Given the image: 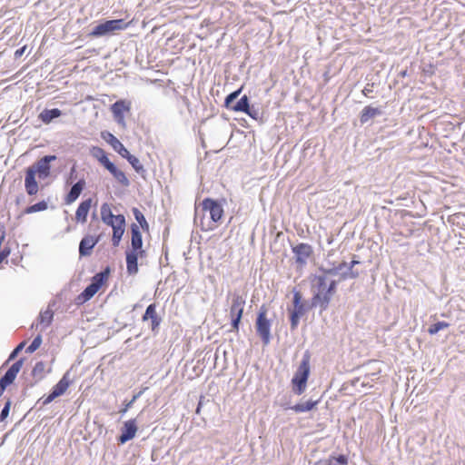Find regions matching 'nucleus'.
Segmentation results:
<instances>
[{
    "mask_svg": "<svg viewBox=\"0 0 465 465\" xmlns=\"http://www.w3.org/2000/svg\"><path fill=\"white\" fill-rule=\"evenodd\" d=\"M372 87L373 84H368L362 90L363 95L369 97L370 94L373 92Z\"/></svg>",
    "mask_w": 465,
    "mask_h": 465,
    "instance_id": "obj_52",
    "label": "nucleus"
},
{
    "mask_svg": "<svg viewBox=\"0 0 465 465\" xmlns=\"http://www.w3.org/2000/svg\"><path fill=\"white\" fill-rule=\"evenodd\" d=\"M25 50H26V45H24L23 47L17 49L15 52V59L20 58L25 54Z\"/></svg>",
    "mask_w": 465,
    "mask_h": 465,
    "instance_id": "obj_53",
    "label": "nucleus"
},
{
    "mask_svg": "<svg viewBox=\"0 0 465 465\" xmlns=\"http://www.w3.org/2000/svg\"><path fill=\"white\" fill-rule=\"evenodd\" d=\"M56 159V155H45L29 167L38 174L39 179L45 180L50 176L51 163Z\"/></svg>",
    "mask_w": 465,
    "mask_h": 465,
    "instance_id": "obj_7",
    "label": "nucleus"
},
{
    "mask_svg": "<svg viewBox=\"0 0 465 465\" xmlns=\"http://www.w3.org/2000/svg\"><path fill=\"white\" fill-rule=\"evenodd\" d=\"M244 305H245V299L238 293H233L232 294V306L230 309V314L242 315Z\"/></svg>",
    "mask_w": 465,
    "mask_h": 465,
    "instance_id": "obj_26",
    "label": "nucleus"
},
{
    "mask_svg": "<svg viewBox=\"0 0 465 465\" xmlns=\"http://www.w3.org/2000/svg\"><path fill=\"white\" fill-rule=\"evenodd\" d=\"M45 370V364L43 361H37L33 368L32 375L34 378L37 380H41L44 378V372Z\"/></svg>",
    "mask_w": 465,
    "mask_h": 465,
    "instance_id": "obj_39",
    "label": "nucleus"
},
{
    "mask_svg": "<svg viewBox=\"0 0 465 465\" xmlns=\"http://www.w3.org/2000/svg\"><path fill=\"white\" fill-rule=\"evenodd\" d=\"M297 267L303 268L307 265L308 259L313 254V248L309 243L300 242L292 247Z\"/></svg>",
    "mask_w": 465,
    "mask_h": 465,
    "instance_id": "obj_6",
    "label": "nucleus"
},
{
    "mask_svg": "<svg viewBox=\"0 0 465 465\" xmlns=\"http://www.w3.org/2000/svg\"><path fill=\"white\" fill-rule=\"evenodd\" d=\"M310 375V354L305 352L301 363L295 371L292 379V391L296 395H302L307 387V381Z\"/></svg>",
    "mask_w": 465,
    "mask_h": 465,
    "instance_id": "obj_3",
    "label": "nucleus"
},
{
    "mask_svg": "<svg viewBox=\"0 0 465 465\" xmlns=\"http://www.w3.org/2000/svg\"><path fill=\"white\" fill-rule=\"evenodd\" d=\"M300 319H301L300 315H297L296 313H293L291 312L290 322H291V330L292 331H294L297 329V327L299 325Z\"/></svg>",
    "mask_w": 465,
    "mask_h": 465,
    "instance_id": "obj_47",
    "label": "nucleus"
},
{
    "mask_svg": "<svg viewBox=\"0 0 465 465\" xmlns=\"http://www.w3.org/2000/svg\"><path fill=\"white\" fill-rule=\"evenodd\" d=\"M109 273H110V268L106 267L104 271L96 273L92 278L91 284L94 285V287L97 290H100L101 287L104 285V282L106 281V279L108 278Z\"/></svg>",
    "mask_w": 465,
    "mask_h": 465,
    "instance_id": "obj_30",
    "label": "nucleus"
},
{
    "mask_svg": "<svg viewBox=\"0 0 465 465\" xmlns=\"http://www.w3.org/2000/svg\"><path fill=\"white\" fill-rule=\"evenodd\" d=\"M242 91V86L240 87L239 89L232 92L231 94H229L224 99V107L227 108L228 110H232L233 104H235L234 101L239 97Z\"/></svg>",
    "mask_w": 465,
    "mask_h": 465,
    "instance_id": "obj_35",
    "label": "nucleus"
},
{
    "mask_svg": "<svg viewBox=\"0 0 465 465\" xmlns=\"http://www.w3.org/2000/svg\"><path fill=\"white\" fill-rule=\"evenodd\" d=\"M250 103L247 95H242L232 106V111L244 113L247 112Z\"/></svg>",
    "mask_w": 465,
    "mask_h": 465,
    "instance_id": "obj_33",
    "label": "nucleus"
},
{
    "mask_svg": "<svg viewBox=\"0 0 465 465\" xmlns=\"http://www.w3.org/2000/svg\"><path fill=\"white\" fill-rule=\"evenodd\" d=\"M75 172H76L75 165H74L70 170L69 180H73L74 178Z\"/></svg>",
    "mask_w": 465,
    "mask_h": 465,
    "instance_id": "obj_56",
    "label": "nucleus"
},
{
    "mask_svg": "<svg viewBox=\"0 0 465 465\" xmlns=\"http://www.w3.org/2000/svg\"><path fill=\"white\" fill-rule=\"evenodd\" d=\"M132 212H133V214H134L135 220L140 224L141 228L143 231H148L149 230V224H148V223H147L143 213L138 208H136V207H134Z\"/></svg>",
    "mask_w": 465,
    "mask_h": 465,
    "instance_id": "obj_36",
    "label": "nucleus"
},
{
    "mask_svg": "<svg viewBox=\"0 0 465 465\" xmlns=\"http://www.w3.org/2000/svg\"><path fill=\"white\" fill-rule=\"evenodd\" d=\"M318 402H319V401L309 400L304 403H297L293 406L284 407V409L285 410L290 409V410L295 411L296 413H302V412L310 411L312 409H314L316 407V405L318 404Z\"/></svg>",
    "mask_w": 465,
    "mask_h": 465,
    "instance_id": "obj_28",
    "label": "nucleus"
},
{
    "mask_svg": "<svg viewBox=\"0 0 465 465\" xmlns=\"http://www.w3.org/2000/svg\"><path fill=\"white\" fill-rule=\"evenodd\" d=\"M23 363H24L23 358H21L18 361H16L15 362H14L8 368V370L5 371V373L0 378V382L3 385H5V387H8L9 385H11L15 381L18 372L20 371V370L23 366Z\"/></svg>",
    "mask_w": 465,
    "mask_h": 465,
    "instance_id": "obj_12",
    "label": "nucleus"
},
{
    "mask_svg": "<svg viewBox=\"0 0 465 465\" xmlns=\"http://www.w3.org/2000/svg\"><path fill=\"white\" fill-rule=\"evenodd\" d=\"M267 308L261 306L256 318V331L264 345L271 341V322L267 319Z\"/></svg>",
    "mask_w": 465,
    "mask_h": 465,
    "instance_id": "obj_5",
    "label": "nucleus"
},
{
    "mask_svg": "<svg viewBox=\"0 0 465 465\" xmlns=\"http://www.w3.org/2000/svg\"><path fill=\"white\" fill-rule=\"evenodd\" d=\"M100 239V235L97 237L91 235L84 236L79 243V255L81 257L91 255L93 249L99 242Z\"/></svg>",
    "mask_w": 465,
    "mask_h": 465,
    "instance_id": "obj_13",
    "label": "nucleus"
},
{
    "mask_svg": "<svg viewBox=\"0 0 465 465\" xmlns=\"http://www.w3.org/2000/svg\"><path fill=\"white\" fill-rule=\"evenodd\" d=\"M382 114V110L379 107L365 106L361 112L360 122L362 124H366L369 120L381 116Z\"/></svg>",
    "mask_w": 465,
    "mask_h": 465,
    "instance_id": "obj_23",
    "label": "nucleus"
},
{
    "mask_svg": "<svg viewBox=\"0 0 465 465\" xmlns=\"http://www.w3.org/2000/svg\"><path fill=\"white\" fill-rule=\"evenodd\" d=\"M142 319L143 322H146L148 320L151 321V329L153 331H155L158 329V327L162 322V319H161V317L158 316V314L156 312L155 303H151L147 306L145 312L143 313Z\"/></svg>",
    "mask_w": 465,
    "mask_h": 465,
    "instance_id": "obj_17",
    "label": "nucleus"
},
{
    "mask_svg": "<svg viewBox=\"0 0 465 465\" xmlns=\"http://www.w3.org/2000/svg\"><path fill=\"white\" fill-rule=\"evenodd\" d=\"M47 208H48L47 202L43 200V201H40L35 204H32V205L26 207V209L25 210V213H28V214L34 213L45 211Z\"/></svg>",
    "mask_w": 465,
    "mask_h": 465,
    "instance_id": "obj_37",
    "label": "nucleus"
},
{
    "mask_svg": "<svg viewBox=\"0 0 465 465\" xmlns=\"http://www.w3.org/2000/svg\"><path fill=\"white\" fill-rule=\"evenodd\" d=\"M23 363H24L23 358H21L18 361H16L15 362H14L8 368V370L5 371V373L0 378V382L3 385H5V387H8L9 385H11L15 381L18 372L20 371V370L23 366Z\"/></svg>",
    "mask_w": 465,
    "mask_h": 465,
    "instance_id": "obj_11",
    "label": "nucleus"
},
{
    "mask_svg": "<svg viewBox=\"0 0 465 465\" xmlns=\"http://www.w3.org/2000/svg\"><path fill=\"white\" fill-rule=\"evenodd\" d=\"M360 263V261L352 259L350 263H348V268L345 272H342L341 273V280H347V279H355L359 276V272L356 270H353V267Z\"/></svg>",
    "mask_w": 465,
    "mask_h": 465,
    "instance_id": "obj_31",
    "label": "nucleus"
},
{
    "mask_svg": "<svg viewBox=\"0 0 465 465\" xmlns=\"http://www.w3.org/2000/svg\"><path fill=\"white\" fill-rule=\"evenodd\" d=\"M450 326V323L449 322H438L436 323H433L431 324L429 329H428V332L429 334L430 335H435L437 334L440 331L443 330V329H446Z\"/></svg>",
    "mask_w": 465,
    "mask_h": 465,
    "instance_id": "obj_41",
    "label": "nucleus"
},
{
    "mask_svg": "<svg viewBox=\"0 0 465 465\" xmlns=\"http://www.w3.org/2000/svg\"><path fill=\"white\" fill-rule=\"evenodd\" d=\"M348 457L344 454H339L337 456H330L326 460H321L314 463V465H347Z\"/></svg>",
    "mask_w": 465,
    "mask_h": 465,
    "instance_id": "obj_25",
    "label": "nucleus"
},
{
    "mask_svg": "<svg viewBox=\"0 0 465 465\" xmlns=\"http://www.w3.org/2000/svg\"><path fill=\"white\" fill-rule=\"evenodd\" d=\"M145 252L127 251L126 255V270L128 274L134 275L138 272V258L143 257Z\"/></svg>",
    "mask_w": 465,
    "mask_h": 465,
    "instance_id": "obj_14",
    "label": "nucleus"
},
{
    "mask_svg": "<svg viewBox=\"0 0 465 465\" xmlns=\"http://www.w3.org/2000/svg\"><path fill=\"white\" fill-rule=\"evenodd\" d=\"M72 382L73 379L71 378V371L68 370L63 375L61 380L52 388V391L59 397L66 391Z\"/></svg>",
    "mask_w": 465,
    "mask_h": 465,
    "instance_id": "obj_21",
    "label": "nucleus"
},
{
    "mask_svg": "<svg viewBox=\"0 0 465 465\" xmlns=\"http://www.w3.org/2000/svg\"><path fill=\"white\" fill-rule=\"evenodd\" d=\"M11 405H12V401H11L10 399H8L6 401V402L5 403L2 411H1V413H0V422L5 421L6 420V418L8 417L9 412H10Z\"/></svg>",
    "mask_w": 465,
    "mask_h": 465,
    "instance_id": "obj_45",
    "label": "nucleus"
},
{
    "mask_svg": "<svg viewBox=\"0 0 465 465\" xmlns=\"http://www.w3.org/2000/svg\"><path fill=\"white\" fill-rule=\"evenodd\" d=\"M128 24L124 19L106 20L95 25L90 32L93 37H102L108 35L115 31H121L127 28Z\"/></svg>",
    "mask_w": 465,
    "mask_h": 465,
    "instance_id": "obj_4",
    "label": "nucleus"
},
{
    "mask_svg": "<svg viewBox=\"0 0 465 465\" xmlns=\"http://www.w3.org/2000/svg\"><path fill=\"white\" fill-rule=\"evenodd\" d=\"M338 282L330 280L324 275H313L312 280V289L313 292L311 306L312 308H320V312L326 311L336 292Z\"/></svg>",
    "mask_w": 465,
    "mask_h": 465,
    "instance_id": "obj_1",
    "label": "nucleus"
},
{
    "mask_svg": "<svg viewBox=\"0 0 465 465\" xmlns=\"http://www.w3.org/2000/svg\"><path fill=\"white\" fill-rule=\"evenodd\" d=\"M84 187L85 180L84 178L79 179L75 183H74L64 197L65 204H71L74 203L84 191Z\"/></svg>",
    "mask_w": 465,
    "mask_h": 465,
    "instance_id": "obj_18",
    "label": "nucleus"
},
{
    "mask_svg": "<svg viewBox=\"0 0 465 465\" xmlns=\"http://www.w3.org/2000/svg\"><path fill=\"white\" fill-rule=\"evenodd\" d=\"M36 173L33 169L28 167L25 170V189L28 195H35L38 193L39 186L35 179Z\"/></svg>",
    "mask_w": 465,
    "mask_h": 465,
    "instance_id": "obj_15",
    "label": "nucleus"
},
{
    "mask_svg": "<svg viewBox=\"0 0 465 465\" xmlns=\"http://www.w3.org/2000/svg\"><path fill=\"white\" fill-rule=\"evenodd\" d=\"M7 387H5V385H3L1 382H0V397L3 395L4 391H5Z\"/></svg>",
    "mask_w": 465,
    "mask_h": 465,
    "instance_id": "obj_57",
    "label": "nucleus"
},
{
    "mask_svg": "<svg viewBox=\"0 0 465 465\" xmlns=\"http://www.w3.org/2000/svg\"><path fill=\"white\" fill-rule=\"evenodd\" d=\"M53 318H54V312L52 309H50V306H49L45 311H43L40 312V314L38 316V322L40 324L43 325V328L45 329L52 323Z\"/></svg>",
    "mask_w": 465,
    "mask_h": 465,
    "instance_id": "obj_32",
    "label": "nucleus"
},
{
    "mask_svg": "<svg viewBox=\"0 0 465 465\" xmlns=\"http://www.w3.org/2000/svg\"><path fill=\"white\" fill-rule=\"evenodd\" d=\"M58 396L53 391H51V392L48 394V396L45 399H44L43 405H47V404L51 403Z\"/></svg>",
    "mask_w": 465,
    "mask_h": 465,
    "instance_id": "obj_51",
    "label": "nucleus"
},
{
    "mask_svg": "<svg viewBox=\"0 0 465 465\" xmlns=\"http://www.w3.org/2000/svg\"><path fill=\"white\" fill-rule=\"evenodd\" d=\"M197 221V213H195V217H194V222L196 223Z\"/></svg>",
    "mask_w": 465,
    "mask_h": 465,
    "instance_id": "obj_58",
    "label": "nucleus"
},
{
    "mask_svg": "<svg viewBox=\"0 0 465 465\" xmlns=\"http://www.w3.org/2000/svg\"><path fill=\"white\" fill-rule=\"evenodd\" d=\"M319 273L318 275H324L326 278H329V276H336L340 273L341 268H336L335 265H333L331 268H325L323 266H321L319 268Z\"/></svg>",
    "mask_w": 465,
    "mask_h": 465,
    "instance_id": "obj_40",
    "label": "nucleus"
},
{
    "mask_svg": "<svg viewBox=\"0 0 465 465\" xmlns=\"http://www.w3.org/2000/svg\"><path fill=\"white\" fill-rule=\"evenodd\" d=\"M125 218L123 214H114L108 203H104L101 206V219L106 225L113 227L118 223V219Z\"/></svg>",
    "mask_w": 465,
    "mask_h": 465,
    "instance_id": "obj_16",
    "label": "nucleus"
},
{
    "mask_svg": "<svg viewBox=\"0 0 465 465\" xmlns=\"http://www.w3.org/2000/svg\"><path fill=\"white\" fill-rule=\"evenodd\" d=\"M136 431L137 425L135 419H131L125 421L121 429V434L118 438V442L120 444H124L125 442L131 440L134 438Z\"/></svg>",
    "mask_w": 465,
    "mask_h": 465,
    "instance_id": "obj_9",
    "label": "nucleus"
},
{
    "mask_svg": "<svg viewBox=\"0 0 465 465\" xmlns=\"http://www.w3.org/2000/svg\"><path fill=\"white\" fill-rule=\"evenodd\" d=\"M42 344V336L40 334L36 335L30 345L26 348L25 352L26 353H33L35 352Z\"/></svg>",
    "mask_w": 465,
    "mask_h": 465,
    "instance_id": "obj_42",
    "label": "nucleus"
},
{
    "mask_svg": "<svg viewBox=\"0 0 465 465\" xmlns=\"http://www.w3.org/2000/svg\"><path fill=\"white\" fill-rule=\"evenodd\" d=\"M92 154L99 161L103 166L110 162L105 151L100 147H94L92 150Z\"/></svg>",
    "mask_w": 465,
    "mask_h": 465,
    "instance_id": "obj_34",
    "label": "nucleus"
},
{
    "mask_svg": "<svg viewBox=\"0 0 465 465\" xmlns=\"http://www.w3.org/2000/svg\"><path fill=\"white\" fill-rule=\"evenodd\" d=\"M113 229V235L115 237H123L124 231H125V218H119L118 223H115V226L112 227Z\"/></svg>",
    "mask_w": 465,
    "mask_h": 465,
    "instance_id": "obj_38",
    "label": "nucleus"
},
{
    "mask_svg": "<svg viewBox=\"0 0 465 465\" xmlns=\"http://www.w3.org/2000/svg\"><path fill=\"white\" fill-rule=\"evenodd\" d=\"M202 208L203 212H208L210 218L213 223H219L224 213L223 205L212 198H205L202 202Z\"/></svg>",
    "mask_w": 465,
    "mask_h": 465,
    "instance_id": "obj_8",
    "label": "nucleus"
},
{
    "mask_svg": "<svg viewBox=\"0 0 465 465\" xmlns=\"http://www.w3.org/2000/svg\"><path fill=\"white\" fill-rule=\"evenodd\" d=\"M292 293H293V299H292L293 306L302 304V293L299 291L295 290V289H293Z\"/></svg>",
    "mask_w": 465,
    "mask_h": 465,
    "instance_id": "obj_49",
    "label": "nucleus"
},
{
    "mask_svg": "<svg viewBox=\"0 0 465 465\" xmlns=\"http://www.w3.org/2000/svg\"><path fill=\"white\" fill-rule=\"evenodd\" d=\"M142 394H143V391H140L139 392L135 393V394L133 396V398H132V400H131V401H127V402H124V408L120 411V413H121L122 415L125 414V413L127 412V411H128V410L133 406V404L136 401V400H137L138 398H140V397H141V395H142Z\"/></svg>",
    "mask_w": 465,
    "mask_h": 465,
    "instance_id": "obj_43",
    "label": "nucleus"
},
{
    "mask_svg": "<svg viewBox=\"0 0 465 465\" xmlns=\"http://www.w3.org/2000/svg\"><path fill=\"white\" fill-rule=\"evenodd\" d=\"M103 138L123 158L126 159L135 172L139 174L143 175L146 172L143 165L140 163V160L134 155L131 154L130 152L124 147V145L111 133L107 132L103 134Z\"/></svg>",
    "mask_w": 465,
    "mask_h": 465,
    "instance_id": "obj_2",
    "label": "nucleus"
},
{
    "mask_svg": "<svg viewBox=\"0 0 465 465\" xmlns=\"http://www.w3.org/2000/svg\"><path fill=\"white\" fill-rule=\"evenodd\" d=\"M121 240V237H115L114 235H112V243L114 247H117L120 244Z\"/></svg>",
    "mask_w": 465,
    "mask_h": 465,
    "instance_id": "obj_55",
    "label": "nucleus"
},
{
    "mask_svg": "<svg viewBox=\"0 0 465 465\" xmlns=\"http://www.w3.org/2000/svg\"><path fill=\"white\" fill-rule=\"evenodd\" d=\"M62 115V111L58 108L44 109L38 118L45 124H50L54 119Z\"/></svg>",
    "mask_w": 465,
    "mask_h": 465,
    "instance_id": "obj_27",
    "label": "nucleus"
},
{
    "mask_svg": "<svg viewBox=\"0 0 465 465\" xmlns=\"http://www.w3.org/2000/svg\"><path fill=\"white\" fill-rule=\"evenodd\" d=\"M25 342L23 341L21 343H19L14 350L13 351L10 353L9 357H8V361H12L14 360L17 354L23 350V348L25 347Z\"/></svg>",
    "mask_w": 465,
    "mask_h": 465,
    "instance_id": "obj_48",
    "label": "nucleus"
},
{
    "mask_svg": "<svg viewBox=\"0 0 465 465\" xmlns=\"http://www.w3.org/2000/svg\"><path fill=\"white\" fill-rule=\"evenodd\" d=\"M231 317H232V328L233 331H238L242 315H241V314H231Z\"/></svg>",
    "mask_w": 465,
    "mask_h": 465,
    "instance_id": "obj_46",
    "label": "nucleus"
},
{
    "mask_svg": "<svg viewBox=\"0 0 465 465\" xmlns=\"http://www.w3.org/2000/svg\"><path fill=\"white\" fill-rule=\"evenodd\" d=\"M91 204H92V200L90 198L80 203V204L75 212V219L77 222L82 223L86 222L87 215H88V213L91 208Z\"/></svg>",
    "mask_w": 465,
    "mask_h": 465,
    "instance_id": "obj_24",
    "label": "nucleus"
},
{
    "mask_svg": "<svg viewBox=\"0 0 465 465\" xmlns=\"http://www.w3.org/2000/svg\"><path fill=\"white\" fill-rule=\"evenodd\" d=\"M94 285H92L91 283L87 285L84 290L77 296L76 302L78 304H82L87 301H89L91 298L94 297V295L98 292Z\"/></svg>",
    "mask_w": 465,
    "mask_h": 465,
    "instance_id": "obj_29",
    "label": "nucleus"
},
{
    "mask_svg": "<svg viewBox=\"0 0 465 465\" xmlns=\"http://www.w3.org/2000/svg\"><path fill=\"white\" fill-rule=\"evenodd\" d=\"M130 110V104L124 100H118L111 106V111L118 123L124 122V113Z\"/></svg>",
    "mask_w": 465,
    "mask_h": 465,
    "instance_id": "obj_22",
    "label": "nucleus"
},
{
    "mask_svg": "<svg viewBox=\"0 0 465 465\" xmlns=\"http://www.w3.org/2000/svg\"><path fill=\"white\" fill-rule=\"evenodd\" d=\"M131 250L145 252L143 249V236L136 223H132L131 225Z\"/></svg>",
    "mask_w": 465,
    "mask_h": 465,
    "instance_id": "obj_19",
    "label": "nucleus"
},
{
    "mask_svg": "<svg viewBox=\"0 0 465 465\" xmlns=\"http://www.w3.org/2000/svg\"><path fill=\"white\" fill-rule=\"evenodd\" d=\"M244 114H248L253 120H259L262 118V114L260 112V109L253 105H252V106L249 105L247 112H244Z\"/></svg>",
    "mask_w": 465,
    "mask_h": 465,
    "instance_id": "obj_44",
    "label": "nucleus"
},
{
    "mask_svg": "<svg viewBox=\"0 0 465 465\" xmlns=\"http://www.w3.org/2000/svg\"><path fill=\"white\" fill-rule=\"evenodd\" d=\"M113 176L114 178L123 186H129L130 182L126 177L125 173L119 170L113 162H109L104 166Z\"/></svg>",
    "mask_w": 465,
    "mask_h": 465,
    "instance_id": "obj_20",
    "label": "nucleus"
},
{
    "mask_svg": "<svg viewBox=\"0 0 465 465\" xmlns=\"http://www.w3.org/2000/svg\"><path fill=\"white\" fill-rule=\"evenodd\" d=\"M348 263L346 262H342L341 263H339L338 265H336V268H341V272H340V275L342 272H345L348 268Z\"/></svg>",
    "mask_w": 465,
    "mask_h": 465,
    "instance_id": "obj_54",
    "label": "nucleus"
},
{
    "mask_svg": "<svg viewBox=\"0 0 465 465\" xmlns=\"http://www.w3.org/2000/svg\"><path fill=\"white\" fill-rule=\"evenodd\" d=\"M23 363H24L23 358H21L18 361H16L15 362H14L8 368V370L5 371V373L0 378V382L3 385H5V387H8L9 385H11L15 381L18 372L20 371V370L23 366Z\"/></svg>",
    "mask_w": 465,
    "mask_h": 465,
    "instance_id": "obj_10",
    "label": "nucleus"
},
{
    "mask_svg": "<svg viewBox=\"0 0 465 465\" xmlns=\"http://www.w3.org/2000/svg\"><path fill=\"white\" fill-rule=\"evenodd\" d=\"M306 308L305 305L302 303L301 305L293 306V310L292 312L296 313L297 315H300L301 317L305 313Z\"/></svg>",
    "mask_w": 465,
    "mask_h": 465,
    "instance_id": "obj_50",
    "label": "nucleus"
}]
</instances>
